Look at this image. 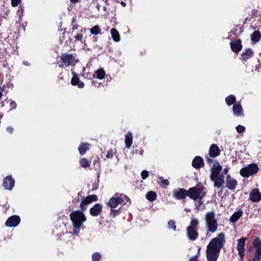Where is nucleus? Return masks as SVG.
Listing matches in <instances>:
<instances>
[{"label": "nucleus", "mask_w": 261, "mask_h": 261, "mask_svg": "<svg viewBox=\"0 0 261 261\" xmlns=\"http://www.w3.org/2000/svg\"><path fill=\"white\" fill-rule=\"evenodd\" d=\"M187 234L189 240L194 241L198 237L197 228H192V227L187 228Z\"/></svg>", "instance_id": "obj_13"}, {"label": "nucleus", "mask_w": 261, "mask_h": 261, "mask_svg": "<svg viewBox=\"0 0 261 261\" xmlns=\"http://www.w3.org/2000/svg\"><path fill=\"white\" fill-rule=\"evenodd\" d=\"M75 40H82V34L81 33H77L76 35L74 36Z\"/></svg>", "instance_id": "obj_47"}, {"label": "nucleus", "mask_w": 261, "mask_h": 261, "mask_svg": "<svg viewBox=\"0 0 261 261\" xmlns=\"http://www.w3.org/2000/svg\"><path fill=\"white\" fill-rule=\"evenodd\" d=\"M7 131L10 134H12L13 132V128L11 126H8L7 128Z\"/></svg>", "instance_id": "obj_48"}, {"label": "nucleus", "mask_w": 261, "mask_h": 261, "mask_svg": "<svg viewBox=\"0 0 261 261\" xmlns=\"http://www.w3.org/2000/svg\"><path fill=\"white\" fill-rule=\"evenodd\" d=\"M203 164V159L199 156H196L192 162V166L195 168H199Z\"/></svg>", "instance_id": "obj_23"}, {"label": "nucleus", "mask_w": 261, "mask_h": 261, "mask_svg": "<svg viewBox=\"0 0 261 261\" xmlns=\"http://www.w3.org/2000/svg\"><path fill=\"white\" fill-rule=\"evenodd\" d=\"M254 247L256 248H261V240L259 238H256L253 241Z\"/></svg>", "instance_id": "obj_36"}, {"label": "nucleus", "mask_w": 261, "mask_h": 261, "mask_svg": "<svg viewBox=\"0 0 261 261\" xmlns=\"http://www.w3.org/2000/svg\"><path fill=\"white\" fill-rule=\"evenodd\" d=\"M173 197L176 199H181L188 195V191L184 189L178 188L173 191Z\"/></svg>", "instance_id": "obj_10"}, {"label": "nucleus", "mask_w": 261, "mask_h": 261, "mask_svg": "<svg viewBox=\"0 0 261 261\" xmlns=\"http://www.w3.org/2000/svg\"><path fill=\"white\" fill-rule=\"evenodd\" d=\"M62 80H63V77L59 75L58 78V82L59 83L60 81Z\"/></svg>", "instance_id": "obj_53"}, {"label": "nucleus", "mask_w": 261, "mask_h": 261, "mask_svg": "<svg viewBox=\"0 0 261 261\" xmlns=\"http://www.w3.org/2000/svg\"><path fill=\"white\" fill-rule=\"evenodd\" d=\"M198 224V220L196 218H192L190 222V225L188 227H192V228H197V226Z\"/></svg>", "instance_id": "obj_35"}, {"label": "nucleus", "mask_w": 261, "mask_h": 261, "mask_svg": "<svg viewBox=\"0 0 261 261\" xmlns=\"http://www.w3.org/2000/svg\"><path fill=\"white\" fill-rule=\"evenodd\" d=\"M108 204L111 208H115L118 205L117 203V201L116 199V197L115 196V194L110 199L108 203Z\"/></svg>", "instance_id": "obj_29"}, {"label": "nucleus", "mask_w": 261, "mask_h": 261, "mask_svg": "<svg viewBox=\"0 0 261 261\" xmlns=\"http://www.w3.org/2000/svg\"><path fill=\"white\" fill-rule=\"evenodd\" d=\"M79 163L81 166H82V159L79 161Z\"/></svg>", "instance_id": "obj_60"}, {"label": "nucleus", "mask_w": 261, "mask_h": 261, "mask_svg": "<svg viewBox=\"0 0 261 261\" xmlns=\"http://www.w3.org/2000/svg\"><path fill=\"white\" fill-rule=\"evenodd\" d=\"M224 241L223 233H220L217 237L211 240L207 246L206 257L207 261L217 260Z\"/></svg>", "instance_id": "obj_1"}, {"label": "nucleus", "mask_w": 261, "mask_h": 261, "mask_svg": "<svg viewBox=\"0 0 261 261\" xmlns=\"http://www.w3.org/2000/svg\"><path fill=\"white\" fill-rule=\"evenodd\" d=\"M86 221V216L83 214V223Z\"/></svg>", "instance_id": "obj_55"}, {"label": "nucleus", "mask_w": 261, "mask_h": 261, "mask_svg": "<svg viewBox=\"0 0 261 261\" xmlns=\"http://www.w3.org/2000/svg\"><path fill=\"white\" fill-rule=\"evenodd\" d=\"M21 0H11V5L12 7H15L18 5Z\"/></svg>", "instance_id": "obj_43"}, {"label": "nucleus", "mask_w": 261, "mask_h": 261, "mask_svg": "<svg viewBox=\"0 0 261 261\" xmlns=\"http://www.w3.org/2000/svg\"><path fill=\"white\" fill-rule=\"evenodd\" d=\"M64 63H63V64H59V66L60 67H63L64 66Z\"/></svg>", "instance_id": "obj_59"}, {"label": "nucleus", "mask_w": 261, "mask_h": 261, "mask_svg": "<svg viewBox=\"0 0 261 261\" xmlns=\"http://www.w3.org/2000/svg\"><path fill=\"white\" fill-rule=\"evenodd\" d=\"M220 151L219 147L215 144L211 146L209 150V154L211 157L215 158L220 154Z\"/></svg>", "instance_id": "obj_20"}, {"label": "nucleus", "mask_w": 261, "mask_h": 261, "mask_svg": "<svg viewBox=\"0 0 261 261\" xmlns=\"http://www.w3.org/2000/svg\"><path fill=\"white\" fill-rule=\"evenodd\" d=\"M100 257L101 256L98 253H94L92 255V261H98Z\"/></svg>", "instance_id": "obj_38"}, {"label": "nucleus", "mask_w": 261, "mask_h": 261, "mask_svg": "<svg viewBox=\"0 0 261 261\" xmlns=\"http://www.w3.org/2000/svg\"><path fill=\"white\" fill-rule=\"evenodd\" d=\"M260 39V34L258 31H255L251 35V39L253 42H258Z\"/></svg>", "instance_id": "obj_30"}, {"label": "nucleus", "mask_w": 261, "mask_h": 261, "mask_svg": "<svg viewBox=\"0 0 261 261\" xmlns=\"http://www.w3.org/2000/svg\"><path fill=\"white\" fill-rule=\"evenodd\" d=\"M226 181V187L229 190H233L236 188L238 185V181L235 179L231 177L230 175H228L227 176Z\"/></svg>", "instance_id": "obj_12"}, {"label": "nucleus", "mask_w": 261, "mask_h": 261, "mask_svg": "<svg viewBox=\"0 0 261 261\" xmlns=\"http://www.w3.org/2000/svg\"><path fill=\"white\" fill-rule=\"evenodd\" d=\"M96 77L99 80H102L105 77L106 73L103 69H98L96 71Z\"/></svg>", "instance_id": "obj_33"}, {"label": "nucleus", "mask_w": 261, "mask_h": 261, "mask_svg": "<svg viewBox=\"0 0 261 261\" xmlns=\"http://www.w3.org/2000/svg\"><path fill=\"white\" fill-rule=\"evenodd\" d=\"M206 160H207V162L208 163H209V164L212 163L213 160L212 159H210L209 158H206Z\"/></svg>", "instance_id": "obj_51"}, {"label": "nucleus", "mask_w": 261, "mask_h": 261, "mask_svg": "<svg viewBox=\"0 0 261 261\" xmlns=\"http://www.w3.org/2000/svg\"><path fill=\"white\" fill-rule=\"evenodd\" d=\"M70 218L73 226V233L77 235L82 226V211H74L70 214Z\"/></svg>", "instance_id": "obj_2"}, {"label": "nucleus", "mask_w": 261, "mask_h": 261, "mask_svg": "<svg viewBox=\"0 0 261 261\" xmlns=\"http://www.w3.org/2000/svg\"><path fill=\"white\" fill-rule=\"evenodd\" d=\"M205 224L208 231L215 232L218 228V221L215 218V214L212 211L208 212L205 215Z\"/></svg>", "instance_id": "obj_3"}, {"label": "nucleus", "mask_w": 261, "mask_h": 261, "mask_svg": "<svg viewBox=\"0 0 261 261\" xmlns=\"http://www.w3.org/2000/svg\"><path fill=\"white\" fill-rule=\"evenodd\" d=\"M162 184L166 186H168L169 184V181L168 179H163L162 180Z\"/></svg>", "instance_id": "obj_49"}, {"label": "nucleus", "mask_w": 261, "mask_h": 261, "mask_svg": "<svg viewBox=\"0 0 261 261\" xmlns=\"http://www.w3.org/2000/svg\"><path fill=\"white\" fill-rule=\"evenodd\" d=\"M243 211L241 210L234 212L229 218V221L232 223L236 222L242 216Z\"/></svg>", "instance_id": "obj_24"}, {"label": "nucleus", "mask_w": 261, "mask_h": 261, "mask_svg": "<svg viewBox=\"0 0 261 261\" xmlns=\"http://www.w3.org/2000/svg\"><path fill=\"white\" fill-rule=\"evenodd\" d=\"M71 2L75 3L78 1V0H70Z\"/></svg>", "instance_id": "obj_58"}, {"label": "nucleus", "mask_w": 261, "mask_h": 261, "mask_svg": "<svg viewBox=\"0 0 261 261\" xmlns=\"http://www.w3.org/2000/svg\"><path fill=\"white\" fill-rule=\"evenodd\" d=\"M80 154H82V143H81L78 147Z\"/></svg>", "instance_id": "obj_50"}, {"label": "nucleus", "mask_w": 261, "mask_h": 261, "mask_svg": "<svg viewBox=\"0 0 261 261\" xmlns=\"http://www.w3.org/2000/svg\"><path fill=\"white\" fill-rule=\"evenodd\" d=\"M78 26H76V25H74L72 28V33H73L75 29H77Z\"/></svg>", "instance_id": "obj_54"}, {"label": "nucleus", "mask_w": 261, "mask_h": 261, "mask_svg": "<svg viewBox=\"0 0 261 261\" xmlns=\"http://www.w3.org/2000/svg\"><path fill=\"white\" fill-rule=\"evenodd\" d=\"M80 206L81 208H82V202L80 204Z\"/></svg>", "instance_id": "obj_61"}, {"label": "nucleus", "mask_w": 261, "mask_h": 261, "mask_svg": "<svg viewBox=\"0 0 261 261\" xmlns=\"http://www.w3.org/2000/svg\"><path fill=\"white\" fill-rule=\"evenodd\" d=\"M115 196L118 204H124L129 200V198L123 194L116 193Z\"/></svg>", "instance_id": "obj_17"}, {"label": "nucleus", "mask_w": 261, "mask_h": 261, "mask_svg": "<svg viewBox=\"0 0 261 261\" xmlns=\"http://www.w3.org/2000/svg\"><path fill=\"white\" fill-rule=\"evenodd\" d=\"M111 34L112 37L114 41L119 42L120 40V37L118 32L115 29H112L111 30Z\"/></svg>", "instance_id": "obj_27"}, {"label": "nucleus", "mask_w": 261, "mask_h": 261, "mask_svg": "<svg viewBox=\"0 0 261 261\" xmlns=\"http://www.w3.org/2000/svg\"><path fill=\"white\" fill-rule=\"evenodd\" d=\"M133 134L130 132H128L125 136V144L127 148L129 149L133 142Z\"/></svg>", "instance_id": "obj_22"}, {"label": "nucleus", "mask_w": 261, "mask_h": 261, "mask_svg": "<svg viewBox=\"0 0 261 261\" xmlns=\"http://www.w3.org/2000/svg\"><path fill=\"white\" fill-rule=\"evenodd\" d=\"M72 74L73 76L71 80V84L73 86H77L79 88H81L82 82H80L77 74L74 71H72Z\"/></svg>", "instance_id": "obj_21"}, {"label": "nucleus", "mask_w": 261, "mask_h": 261, "mask_svg": "<svg viewBox=\"0 0 261 261\" xmlns=\"http://www.w3.org/2000/svg\"><path fill=\"white\" fill-rule=\"evenodd\" d=\"M148 176V172L146 170H143L141 172V177L143 179H146Z\"/></svg>", "instance_id": "obj_44"}, {"label": "nucleus", "mask_w": 261, "mask_h": 261, "mask_svg": "<svg viewBox=\"0 0 261 261\" xmlns=\"http://www.w3.org/2000/svg\"><path fill=\"white\" fill-rule=\"evenodd\" d=\"M91 34L97 35L101 33V30L98 25H95L90 30Z\"/></svg>", "instance_id": "obj_34"}, {"label": "nucleus", "mask_w": 261, "mask_h": 261, "mask_svg": "<svg viewBox=\"0 0 261 261\" xmlns=\"http://www.w3.org/2000/svg\"><path fill=\"white\" fill-rule=\"evenodd\" d=\"M261 260V248L255 249L254 256L252 259L249 261H260Z\"/></svg>", "instance_id": "obj_28"}, {"label": "nucleus", "mask_w": 261, "mask_h": 261, "mask_svg": "<svg viewBox=\"0 0 261 261\" xmlns=\"http://www.w3.org/2000/svg\"><path fill=\"white\" fill-rule=\"evenodd\" d=\"M236 130L238 133H242L245 131V127L243 125H239L236 127Z\"/></svg>", "instance_id": "obj_39"}, {"label": "nucleus", "mask_w": 261, "mask_h": 261, "mask_svg": "<svg viewBox=\"0 0 261 261\" xmlns=\"http://www.w3.org/2000/svg\"><path fill=\"white\" fill-rule=\"evenodd\" d=\"M233 114L236 116H243V110L241 105L239 103L233 105L232 108Z\"/></svg>", "instance_id": "obj_18"}, {"label": "nucleus", "mask_w": 261, "mask_h": 261, "mask_svg": "<svg viewBox=\"0 0 261 261\" xmlns=\"http://www.w3.org/2000/svg\"><path fill=\"white\" fill-rule=\"evenodd\" d=\"M121 5H122V6H123V7H125V6H126V4H125V3H124V2H121Z\"/></svg>", "instance_id": "obj_57"}, {"label": "nucleus", "mask_w": 261, "mask_h": 261, "mask_svg": "<svg viewBox=\"0 0 261 261\" xmlns=\"http://www.w3.org/2000/svg\"><path fill=\"white\" fill-rule=\"evenodd\" d=\"M222 167L218 162H215L211 169V177L220 175Z\"/></svg>", "instance_id": "obj_15"}, {"label": "nucleus", "mask_w": 261, "mask_h": 261, "mask_svg": "<svg viewBox=\"0 0 261 261\" xmlns=\"http://www.w3.org/2000/svg\"><path fill=\"white\" fill-rule=\"evenodd\" d=\"M258 171V167L255 164H250L247 167L242 168L240 170V174L245 177H248L254 174H256Z\"/></svg>", "instance_id": "obj_5"}, {"label": "nucleus", "mask_w": 261, "mask_h": 261, "mask_svg": "<svg viewBox=\"0 0 261 261\" xmlns=\"http://www.w3.org/2000/svg\"><path fill=\"white\" fill-rule=\"evenodd\" d=\"M102 206L99 203L95 204L90 210V214L94 217L97 216L101 214L102 211Z\"/></svg>", "instance_id": "obj_16"}, {"label": "nucleus", "mask_w": 261, "mask_h": 261, "mask_svg": "<svg viewBox=\"0 0 261 261\" xmlns=\"http://www.w3.org/2000/svg\"><path fill=\"white\" fill-rule=\"evenodd\" d=\"M229 168H225L224 170H223V173L224 174H226L228 171H229Z\"/></svg>", "instance_id": "obj_52"}, {"label": "nucleus", "mask_w": 261, "mask_h": 261, "mask_svg": "<svg viewBox=\"0 0 261 261\" xmlns=\"http://www.w3.org/2000/svg\"><path fill=\"white\" fill-rule=\"evenodd\" d=\"M97 200V197L95 195H92L83 198V204H89L92 202Z\"/></svg>", "instance_id": "obj_25"}, {"label": "nucleus", "mask_w": 261, "mask_h": 261, "mask_svg": "<svg viewBox=\"0 0 261 261\" xmlns=\"http://www.w3.org/2000/svg\"><path fill=\"white\" fill-rule=\"evenodd\" d=\"M107 158H112L113 156V152L112 150H109L107 152Z\"/></svg>", "instance_id": "obj_46"}, {"label": "nucleus", "mask_w": 261, "mask_h": 261, "mask_svg": "<svg viewBox=\"0 0 261 261\" xmlns=\"http://www.w3.org/2000/svg\"><path fill=\"white\" fill-rule=\"evenodd\" d=\"M168 227L169 228H172L174 230L176 229L175 222L172 220H170L168 223Z\"/></svg>", "instance_id": "obj_37"}, {"label": "nucleus", "mask_w": 261, "mask_h": 261, "mask_svg": "<svg viewBox=\"0 0 261 261\" xmlns=\"http://www.w3.org/2000/svg\"><path fill=\"white\" fill-rule=\"evenodd\" d=\"M199 200V201L196 203L195 204V206H196V207L197 210H201V209H202L203 207H202V203H203V202L202 201V199H198Z\"/></svg>", "instance_id": "obj_42"}, {"label": "nucleus", "mask_w": 261, "mask_h": 261, "mask_svg": "<svg viewBox=\"0 0 261 261\" xmlns=\"http://www.w3.org/2000/svg\"><path fill=\"white\" fill-rule=\"evenodd\" d=\"M15 181L11 175L5 177L3 181V186L5 190L11 191L15 186Z\"/></svg>", "instance_id": "obj_7"}, {"label": "nucleus", "mask_w": 261, "mask_h": 261, "mask_svg": "<svg viewBox=\"0 0 261 261\" xmlns=\"http://www.w3.org/2000/svg\"><path fill=\"white\" fill-rule=\"evenodd\" d=\"M90 144L88 143H85L83 145V153L85 152L87 150L89 149Z\"/></svg>", "instance_id": "obj_45"}, {"label": "nucleus", "mask_w": 261, "mask_h": 261, "mask_svg": "<svg viewBox=\"0 0 261 261\" xmlns=\"http://www.w3.org/2000/svg\"><path fill=\"white\" fill-rule=\"evenodd\" d=\"M20 222V218L17 215L9 217L5 222V226L9 227L17 226Z\"/></svg>", "instance_id": "obj_8"}, {"label": "nucleus", "mask_w": 261, "mask_h": 261, "mask_svg": "<svg viewBox=\"0 0 261 261\" xmlns=\"http://www.w3.org/2000/svg\"><path fill=\"white\" fill-rule=\"evenodd\" d=\"M5 101H8V100H7V98L6 99H5Z\"/></svg>", "instance_id": "obj_62"}, {"label": "nucleus", "mask_w": 261, "mask_h": 261, "mask_svg": "<svg viewBox=\"0 0 261 261\" xmlns=\"http://www.w3.org/2000/svg\"><path fill=\"white\" fill-rule=\"evenodd\" d=\"M210 179L214 182V187L217 188H221L224 182V176L222 174L211 177Z\"/></svg>", "instance_id": "obj_11"}, {"label": "nucleus", "mask_w": 261, "mask_h": 261, "mask_svg": "<svg viewBox=\"0 0 261 261\" xmlns=\"http://www.w3.org/2000/svg\"><path fill=\"white\" fill-rule=\"evenodd\" d=\"M230 46L233 52L238 53L239 52L242 48V45L241 44V40L240 39L237 40L235 42H230Z\"/></svg>", "instance_id": "obj_19"}, {"label": "nucleus", "mask_w": 261, "mask_h": 261, "mask_svg": "<svg viewBox=\"0 0 261 261\" xmlns=\"http://www.w3.org/2000/svg\"><path fill=\"white\" fill-rule=\"evenodd\" d=\"M159 178H160V179H162V177H159Z\"/></svg>", "instance_id": "obj_63"}, {"label": "nucleus", "mask_w": 261, "mask_h": 261, "mask_svg": "<svg viewBox=\"0 0 261 261\" xmlns=\"http://www.w3.org/2000/svg\"><path fill=\"white\" fill-rule=\"evenodd\" d=\"M204 188L201 186H196L190 188L188 191V196L194 200L202 199L204 196Z\"/></svg>", "instance_id": "obj_4"}, {"label": "nucleus", "mask_w": 261, "mask_h": 261, "mask_svg": "<svg viewBox=\"0 0 261 261\" xmlns=\"http://www.w3.org/2000/svg\"><path fill=\"white\" fill-rule=\"evenodd\" d=\"M250 199L252 202H257L261 200V194L258 189H254L250 193Z\"/></svg>", "instance_id": "obj_14"}, {"label": "nucleus", "mask_w": 261, "mask_h": 261, "mask_svg": "<svg viewBox=\"0 0 261 261\" xmlns=\"http://www.w3.org/2000/svg\"><path fill=\"white\" fill-rule=\"evenodd\" d=\"M10 111L16 109L17 108L16 102L14 100H12L10 102Z\"/></svg>", "instance_id": "obj_40"}, {"label": "nucleus", "mask_w": 261, "mask_h": 261, "mask_svg": "<svg viewBox=\"0 0 261 261\" xmlns=\"http://www.w3.org/2000/svg\"><path fill=\"white\" fill-rule=\"evenodd\" d=\"M91 161H89L88 160L83 159V167H88L90 166Z\"/></svg>", "instance_id": "obj_41"}, {"label": "nucleus", "mask_w": 261, "mask_h": 261, "mask_svg": "<svg viewBox=\"0 0 261 261\" xmlns=\"http://www.w3.org/2000/svg\"><path fill=\"white\" fill-rule=\"evenodd\" d=\"M20 10V11H21V12L22 13V11H23V8H21V6H20V7H19V10H18V12H19Z\"/></svg>", "instance_id": "obj_56"}, {"label": "nucleus", "mask_w": 261, "mask_h": 261, "mask_svg": "<svg viewBox=\"0 0 261 261\" xmlns=\"http://www.w3.org/2000/svg\"><path fill=\"white\" fill-rule=\"evenodd\" d=\"M225 101L228 106H230L236 101V97L233 95H230L226 97Z\"/></svg>", "instance_id": "obj_32"}, {"label": "nucleus", "mask_w": 261, "mask_h": 261, "mask_svg": "<svg viewBox=\"0 0 261 261\" xmlns=\"http://www.w3.org/2000/svg\"><path fill=\"white\" fill-rule=\"evenodd\" d=\"M253 55V52L250 48L245 50L241 55V59L243 60H247Z\"/></svg>", "instance_id": "obj_26"}, {"label": "nucleus", "mask_w": 261, "mask_h": 261, "mask_svg": "<svg viewBox=\"0 0 261 261\" xmlns=\"http://www.w3.org/2000/svg\"><path fill=\"white\" fill-rule=\"evenodd\" d=\"M146 197L148 200L153 201L156 199V194L153 191H150L146 194Z\"/></svg>", "instance_id": "obj_31"}, {"label": "nucleus", "mask_w": 261, "mask_h": 261, "mask_svg": "<svg viewBox=\"0 0 261 261\" xmlns=\"http://www.w3.org/2000/svg\"><path fill=\"white\" fill-rule=\"evenodd\" d=\"M246 240V238H241L239 240L238 243L237 244V250L241 261L243 260L244 255V246L245 245Z\"/></svg>", "instance_id": "obj_9"}, {"label": "nucleus", "mask_w": 261, "mask_h": 261, "mask_svg": "<svg viewBox=\"0 0 261 261\" xmlns=\"http://www.w3.org/2000/svg\"><path fill=\"white\" fill-rule=\"evenodd\" d=\"M60 59L64 65L68 67L69 66H75L76 63L79 61L76 60L75 57L72 54L64 53L60 56Z\"/></svg>", "instance_id": "obj_6"}]
</instances>
